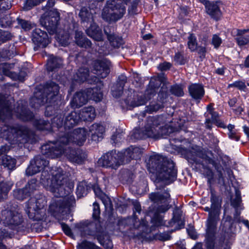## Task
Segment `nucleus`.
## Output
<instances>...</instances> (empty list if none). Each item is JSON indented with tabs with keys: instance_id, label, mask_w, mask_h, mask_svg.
Segmentation results:
<instances>
[{
	"instance_id": "18",
	"label": "nucleus",
	"mask_w": 249,
	"mask_h": 249,
	"mask_svg": "<svg viewBox=\"0 0 249 249\" xmlns=\"http://www.w3.org/2000/svg\"><path fill=\"white\" fill-rule=\"evenodd\" d=\"M10 149V146L6 145L0 147V165H3L8 169L12 170L15 168L16 160L7 155Z\"/></svg>"
},
{
	"instance_id": "34",
	"label": "nucleus",
	"mask_w": 249,
	"mask_h": 249,
	"mask_svg": "<svg viewBox=\"0 0 249 249\" xmlns=\"http://www.w3.org/2000/svg\"><path fill=\"white\" fill-rule=\"evenodd\" d=\"M181 211L176 209L173 212V217L172 219L168 222V225L167 226L172 227L175 226L177 229H179L183 226V222L181 218Z\"/></svg>"
},
{
	"instance_id": "22",
	"label": "nucleus",
	"mask_w": 249,
	"mask_h": 249,
	"mask_svg": "<svg viewBox=\"0 0 249 249\" xmlns=\"http://www.w3.org/2000/svg\"><path fill=\"white\" fill-rule=\"evenodd\" d=\"M162 90L160 91L158 97L160 98V100L158 102H152L150 103L149 105L145 107V112L152 113L154 112H157L159 109L163 107V103L164 99L166 97V89H164L163 87L161 88Z\"/></svg>"
},
{
	"instance_id": "29",
	"label": "nucleus",
	"mask_w": 249,
	"mask_h": 249,
	"mask_svg": "<svg viewBox=\"0 0 249 249\" xmlns=\"http://www.w3.org/2000/svg\"><path fill=\"white\" fill-rule=\"evenodd\" d=\"M13 113L8 102L0 93V119L5 120L11 117Z\"/></svg>"
},
{
	"instance_id": "51",
	"label": "nucleus",
	"mask_w": 249,
	"mask_h": 249,
	"mask_svg": "<svg viewBox=\"0 0 249 249\" xmlns=\"http://www.w3.org/2000/svg\"><path fill=\"white\" fill-rule=\"evenodd\" d=\"M211 202L212 209V210L211 212L215 211L217 212L220 213L219 208L218 198L213 192L211 193Z\"/></svg>"
},
{
	"instance_id": "36",
	"label": "nucleus",
	"mask_w": 249,
	"mask_h": 249,
	"mask_svg": "<svg viewBox=\"0 0 249 249\" xmlns=\"http://www.w3.org/2000/svg\"><path fill=\"white\" fill-rule=\"evenodd\" d=\"M79 16L83 23L91 24L94 22L93 16L89 8L82 7L79 13Z\"/></svg>"
},
{
	"instance_id": "48",
	"label": "nucleus",
	"mask_w": 249,
	"mask_h": 249,
	"mask_svg": "<svg viewBox=\"0 0 249 249\" xmlns=\"http://www.w3.org/2000/svg\"><path fill=\"white\" fill-rule=\"evenodd\" d=\"M76 247L77 249H101L94 244L86 240L78 244Z\"/></svg>"
},
{
	"instance_id": "6",
	"label": "nucleus",
	"mask_w": 249,
	"mask_h": 249,
	"mask_svg": "<svg viewBox=\"0 0 249 249\" xmlns=\"http://www.w3.org/2000/svg\"><path fill=\"white\" fill-rule=\"evenodd\" d=\"M0 134L9 139H13L18 144L33 143L35 141L34 134L23 126L4 125L0 129Z\"/></svg>"
},
{
	"instance_id": "47",
	"label": "nucleus",
	"mask_w": 249,
	"mask_h": 249,
	"mask_svg": "<svg viewBox=\"0 0 249 249\" xmlns=\"http://www.w3.org/2000/svg\"><path fill=\"white\" fill-rule=\"evenodd\" d=\"M187 45L188 48L192 51L194 52L196 50L197 47V42L196 36L193 34H190L188 37Z\"/></svg>"
},
{
	"instance_id": "28",
	"label": "nucleus",
	"mask_w": 249,
	"mask_h": 249,
	"mask_svg": "<svg viewBox=\"0 0 249 249\" xmlns=\"http://www.w3.org/2000/svg\"><path fill=\"white\" fill-rule=\"evenodd\" d=\"M190 96L196 100H200L204 96L205 91L201 84H193L188 87Z\"/></svg>"
},
{
	"instance_id": "45",
	"label": "nucleus",
	"mask_w": 249,
	"mask_h": 249,
	"mask_svg": "<svg viewBox=\"0 0 249 249\" xmlns=\"http://www.w3.org/2000/svg\"><path fill=\"white\" fill-rule=\"evenodd\" d=\"M13 196L17 199L22 200L29 197V192H28L25 187L22 189H17L13 191Z\"/></svg>"
},
{
	"instance_id": "54",
	"label": "nucleus",
	"mask_w": 249,
	"mask_h": 249,
	"mask_svg": "<svg viewBox=\"0 0 249 249\" xmlns=\"http://www.w3.org/2000/svg\"><path fill=\"white\" fill-rule=\"evenodd\" d=\"M18 23L21 27V28L25 31H29L33 28L34 24L31 22L20 19L18 18Z\"/></svg>"
},
{
	"instance_id": "1",
	"label": "nucleus",
	"mask_w": 249,
	"mask_h": 249,
	"mask_svg": "<svg viewBox=\"0 0 249 249\" xmlns=\"http://www.w3.org/2000/svg\"><path fill=\"white\" fill-rule=\"evenodd\" d=\"M49 161L42 156L35 157L30 161L25 173L28 176H33L42 170L40 182L47 190L52 192L57 197H62V203L59 204L56 212L62 213L63 209L70 207L74 201V197L69 196L66 197L69 192H66V184L68 175L61 168L56 167L50 168Z\"/></svg>"
},
{
	"instance_id": "30",
	"label": "nucleus",
	"mask_w": 249,
	"mask_h": 249,
	"mask_svg": "<svg viewBox=\"0 0 249 249\" xmlns=\"http://www.w3.org/2000/svg\"><path fill=\"white\" fill-rule=\"evenodd\" d=\"M89 100L87 89L83 91L77 92L73 96L72 104L73 107H79L85 105Z\"/></svg>"
},
{
	"instance_id": "58",
	"label": "nucleus",
	"mask_w": 249,
	"mask_h": 249,
	"mask_svg": "<svg viewBox=\"0 0 249 249\" xmlns=\"http://www.w3.org/2000/svg\"><path fill=\"white\" fill-rule=\"evenodd\" d=\"M93 189L94 190L95 195L99 197H101L102 199L103 202L106 205V203L107 202V199H108V198L107 197H106L105 196L103 197V196H104V195L102 193L101 190L99 188H98V187L94 186L93 188Z\"/></svg>"
},
{
	"instance_id": "26",
	"label": "nucleus",
	"mask_w": 249,
	"mask_h": 249,
	"mask_svg": "<svg viewBox=\"0 0 249 249\" xmlns=\"http://www.w3.org/2000/svg\"><path fill=\"white\" fill-rule=\"evenodd\" d=\"M89 131L91 133V139L95 142H99L103 139L105 128L100 124H94L90 126Z\"/></svg>"
},
{
	"instance_id": "14",
	"label": "nucleus",
	"mask_w": 249,
	"mask_h": 249,
	"mask_svg": "<svg viewBox=\"0 0 249 249\" xmlns=\"http://www.w3.org/2000/svg\"><path fill=\"white\" fill-rule=\"evenodd\" d=\"M80 120V115L75 111L71 112L65 117L64 121L61 116H57L53 118L52 124L60 127L64 125L66 130H69L77 125Z\"/></svg>"
},
{
	"instance_id": "25",
	"label": "nucleus",
	"mask_w": 249,
	"mask_h": 249,
	"mask_svg": "<svg viewBox=\"0 0 249 249\" xmlns=\"http://www.w3.org/2000/svg\"><path fill=\"white\" fill-rule=\"evenodd\" d=\"M86 32L89 36L96 41H101L103 40L102 30L94 22L90 24V26Z\"/></svg>"
},
{
	"instance_id": "32",
	"label": "nucleus",
	"mask_w": 249,
	"mask_h": 249,
	"mask_svg": "<svg viewBox=\"0 0 249 249\" xmlns=\"http://www.w3.org/2000/svg\"><path fill=\"white\" fill-rule=\"evenodd\" d=\"M75 41L78 46L84 48H90L92 45L90 40L84 36L82 31H75Z\"/></svg>"
},
{
	"instance_id": "44",
	"label": "nucleus",
	"mask_w": 249,
	"mask_h": 249,
	"mask_svg": "<svg viewBox=\"0 0 249 249\" xmlns=\"http://www.w3.org/2000/svg\"><path fill=\"white\" fill-rule=\"evenodd\" d=\"M34 124L39 130H50L51 128V125L50 122L41 119L35 120Z\"/></svg>"
},
{
	"instance_id": "39",
	"label": "nucleus",
	"mask_w": 249,
	"mask_h": 249,
	"mask_svg": "<svg viewBox=\"0 0 249 249\" xmlns=\"http://www.w3.org/2000/svg\"><path fill=\"white\" fill-rule=\"evenodd\" d=\"M248 32L249 30H237L236 40L239 46H243L249 43V35L246 34Z\"/></svg>"
},
{
	"instance_id": "52",
	"label": "nucleus",
	"mask_w": 249,
	"mask_h": 249,
	"mask_svg": "<svg viewBox=\"0 0 249 249\" xmlns=\"http://www.w3.org/2000/svg\"><path fill=\"white\" fill-rule=\"evenodd\" d=\"M201 158L202 160L200 162L204 168L208 169L209 168L208 164H211L213 166L215 165L214 160L212 158L206 155H202Z\"/></svg>"
},
{
	"instance_id": "60",
	"label": "nucleus",
	"mask_w": 249,
	"mask_h": 249,
	"mask_svg": "<svg viewBox=\"0 0 249 249\" xmlns=\"http://www.w3.org/2000/svg\"><path fill=\"white\" fill-rule=\"evenodd\" d=\"M93 212L92 216L94 218L97 219L100 215V213L99 205L97 203L94 202L93 204Z\"/></svg>"
},
{
	"instance_id": "23",
	"label": "nucleus",
	"mask_w": 249,
	"mask_h": 249,
	"mask_svg": "<svg viewBox=\"0 0 249 249\" xmlns=\"http://www.w3.org/2000/svg\"><path fill=\"white\" fill-rule=\"evenodd\" d=\"M33 42L39 46L46 47L50 43L47 34L39 28L35 29L32 33Z\"/></svg>"
},
{
	"instance_id": "24",
	"label": "nucleus",
	"mask_w": 249,
	"mask_h": 249,
	"mask_svg": "<svg viewBox=\"0 0 249 249\" xmlns=\"http://www.w3.org/2000/svg\"><path fill=\"white\" fill-rule=\"evenodd\" d=\"M86 232L88 235L96 237L100 244L105 248L107 249H111L112 248V243L108 239L107 235L103 233H99L95 231L87 230Z\"/></svg>"
},
{
	"instance_id": "64",
	"label": "nucleus",
	"mask_w": 249,
	"mask_h": 249,
	"mask_svg": "<svg viewBox=\"0 0 249 249\" xmlns=\"http://www.w3.org/2000/svg\"><path fill=\"white\" fill-rule=\"evenodd\" d=\"M171 67V64L169 62H164L162 63H160L158 68L161 71H167L169 70Z\"/></svg>"
},
{
	"instance_id": "49",
	"label": "nucleus",
	"mask_w": 249,
	"mask_h": 249,
	"mask_svg": "<svg viewBox=\"0 0 249 249\" xmlns=\"http://www.w3.org/2000/svg\"><path fill=\"white\" fill-rule=\"evenodd\" d=\"M38 187L37 183V180L35 178H33L29 180L28 183L25 186V189L28 192H29V195H31L33 193L34 191L36 190Z\"/></svg>"
},
{
	"instance_id": "37",
	"label": "nucleus",
	"mask_w": 249,
	"mask_h": 249,
	"mask_svg": "<svg viewBox=\"0 0 249 249\" xmlns=\"http://www.w3.org/2000/svg\"><path fill=\"white\" fill-rule=\"evenodd\" d=\"M89 76V71L86 68H80L73 76V80L79 83L83 82L88 80L89 83H92L90 80L88 79Z\"/></svg>"
},
{
	"instance_id": "33",
	"label": "nucleus",
	"mask_w": 249,
	"mask_h": 249,
	"mask_svg": "<svg viewBox=\"0 0 249 249\" xmlns=\"http://www.w3.org/2000/svg\"><path fill=\"white\" fill-rule=\"evenodd\" d=\"M104 31L112 47L114 48H118L123 45L124 41L122 37L117 36L113 33L107 32L106 29H104Z\"/></svg>"
},
{
	"instance_id": "35",
	"label": "nucleus",
	"mask_w": 249,
	"mask_h": 249,
	"mask_svg": "<svg viewBox=\"0 0 249 249\" xmlns=\"http://www.w3.org/2000/svg\"><path fill=\"white\" fill-rule=\"evenodd\" d=\"M78 114L80 115V120L87 121L92 120L96 116L95 109L91 106L83 108Z\"/></svg>"
},
{
	"instance_id": "11",
	"label": "nucleus",
	"mask_w": 249,
	"mask_h": 249,
	"mask_svg": "<svg viewBox=\"0 0 249 249\" xmlns=\"http://www.w3.org/2000/svg\"><path fill=\"white\" fill-rule=\"evenodd\" d=\"M59 19V13L56 9H53L45 12L41 17L40 21L50 34H53L56 31Z\"/></svg>"
},
{
	"instance_id": "56",
	"label": "nucleus",
	"mask_w": 249,
	"mask_h": 249,
	"mask_svg": "<svg viewBox=\"0 0 249 249\" xmlns=\"http://www.w3.org/2000/svg\"><path fill=\"white\" fill-rule=\"evenodd\" d=\"M172 94L177 96H182L184 92L182 88L178 85H175L171 87L170 89Z\"/></svg>"
},
{
	"instance_id": "41",
	"label": "nucleus",
	"mask_w": 249,
	"mask_h": 249,
	"mask_svg": "<svg viewBox=\"0 0 249 249\" xmlns=\"http://www.w3.org/2000/svg\"><path fill=\"white\" fill-rule=\"evenodd\" d=\"M14 183L11 181L0 183V201L5 198L9 191L11 189Z\"/></svg>"
},
{
	"instance_id": "43",
	"label": "nucleus",
	"mask_w": 249,
	"mask_h": 249,
	"mask_svg": "<svg viewBox=\"0 0 249 249\" xmlns=\"http://www.w3.org/2000/svg\"><path fill=\"white\" fill-rule=\"evenodd\" d=\"M90 187L87 185L86 181H82L78 183L77 189L76 194L78 197H81L86 196Z\"/></svg>"
},
{
	"instance_id": "57",
	"label": "nucleus",
	"mask_w": 249,
	"mask_h": 249,
	"mask_svg": "<svg viewBox=\"0 0 249 249\" xmlns=\"http://www.w3.org/2000/svg\"><path fill=\"white\" fill-rule=\"evenodd\" d=\"M231 87H235L241 90L245 91L246 89V86L245 83L241 81H235L232 84H230L228 85V88H230Z\"/></svg>"
},
{
	"instance_id": "31",
	"label": "nucleus",
	"mask_w": 249,
	"mask_h": 249,
	"mask_svg": "<svg viewBox=\"0 0 249 249\" xmlns=\"http://www.w3.org/2000/svg\"><path fill=\"white\" fill-rule=\"evenodd\" d=\"M142 153V150L138 147L131 146L125 149L123 152L125 160L126 162L130 159L139 158Z\"/></svg>"
},
{
	"instance_id": "9",
	"label": "nucleus",
	"mask_w": 249,
	"mask_h": 249,
	"mask_svg": "<svg viewBox=\"0 0 249 249\" xmlns=\"http://www.w3.org/2000/svg\"><path fill=\"white\" fill-rule=\"evenodd\" d=\"M160 81L159 80L152 79L149 82L151 89H147L144 94L134 95L133 98L128 97L124 102L127 107H136L144 105L156 92V89L159 88Z\"/></svg>"
},
{
	"instance_id": "13",
	"label": "nucleus",
	"mask_w": 249,
	"mask_h": 249,
	"mask_svg": "<svg viewBox=\"0 0 249 249\" xmlns=\"http://www.w3.org/2000/svg\"><path fill=\"white\" fill-rule=\"evenodd\" d=\"M220 213L215 211L210 212L206 221L205 243L214 242L215 235L217 229V224L219 220Z\"/></svg>"
},
{
	"instance_id": "2",
	"label": "nucleus",
	"mask_w": 249,
	"mask_h": 249,
	"mask_svg": "<svg viewBox=\"0 0 249 249\" xmlns=\"http://www.w3.org/2000/svg\"><path fill=\"white\" fill-rule=\"evenodd\" d=\"M88 131L85 128H79L65 133L59 139L49 142L41 147L43 155L54 159L64 155L72 163L82 164L87 158V155L80 149H73L68 145L71 144L79 146L83 145L87 139Z\"/></svg>"
},
{
	"instance_id": "63",
	"label": "nucleus",
	"mask_w": 249,
	"mask_h": 249,
	"mask_svg": "<svg viewBox=\"0 0 249 249\" xmlns=\"http://www.w3.org/2000/svg\"><path fill=\"white\" fill-rule=\"evenodd\" d=\"M111 49L109 47H107V46H102L98 50V52L100 54L103 55H107L110 53Z\"/></svg>"
},
{
	"instance_id": "59",
	"label": "nucleus",
	"mask_w": 249,
	"mask_h": 249,
	"mask_svg": "<svg viewBox=\"0 0 249 249\" xmlns=\"http://www.w3.org/2000/svg\"><path fill=\"white\" fill-rule=\"evenodd\" d=\"M12 7L10 1L8 0L2 1L0 4V13H3Z\"/></svg>"
},
{
	"instance_id": "46",
	"label": "nucleus",
	"mask_w": 249,
	"mask_h": 249,
	"mask_svg": "<svg viewBox=\"0 0 249 249\" xmlns=\"http://www.w3.org/2000/svg\"><path fill=\"white\" fill-rule=\"evenodd\" d=\"M56 38L59 44L62 46H67L70 41V35L67 33H63L62 34H57Z\"/></svg>"
},
{
	"instance_id": "62",
	"label": "nucleus",
	"mask_w": 249,
	"mask_h": 249,
	"mask_svg": "<svg viewBox=\"0 0 249 249\" xmlns=\"http://www.w3.org/2000/svg\"><path fill=\"white\" fill-rule=\"evenodd\" d=\"M1 41L4 42L8 40L11 39L12 36L11 34L7 31H2L1 35Z\"/></svg>"
},
{
	"instance_id": "17",
	"label": "nucleus",
	"mask_w": 249,
	"mask_h": 249,
	"mask_svg": "<svg viewBox=\"0 0 249 249\" xmlns=\"http://www.w3.org/2000/svg\"><path fill=\"white\" fill-rule=\"evenodd\" d=\"M150 198L155 203H165L164 205L158 208V211L160 213H164L170 208L169 203L170 202V196L167 191H164L162 193L159 192L151 193L150 195Z\"/></svg>"
},
{
	"instance_id": "61",
	"label": "nucleus",
	"mask_w": 249,
	"mask_h": 249,
	"mask_svg": "<svg viewBox=\"0 0 249 249\" xmlns=\"http://www.w3.org/2000/svg\"><path fill=\"white\" fill-rule=\"evenodd\" d=\"M155 238L161 241H166L170 239V236L167 233H159L155 235Z\"/></svg>"
},
{
	"instance_id": "38",
	"label": "nucleus",
	"mask_w": 249,
	"mask_h": 249,
	"mask_svg": "<svg viewBox=\"0 0 249 249\" xmlns=\"http://www.w3.org/2000/svg\"><path fill=\"white\" fill-rule=\"evenodd\" d=\"M218 114L216 112H215L213 109H210V113L206 115L205 122L206 127L209 129H211L212 124L220 126L218 124Z\"/></svg>"
},
{
	"instance_id": "40",
	"label": "nucleus",
	"mask_w": 249,
	"mask_h": 249,
	"mask_svg": "<svg viewBox=\"0 0 249 249\" xmlns=\"http://www.w3.org/2000/svg\"><path fill=\"white\" fill-rule=\"evenodd\" d=\"M62 64V60L61 58L51 55L50 56L46 65L47 70L50 71H55L56 69L60 68Z\"/></svg>"
},
{
	"instance_id": "15",
	"label": "nucleus",
	"mask_w": 249,
	"mask_h": 249,
	"mask_svg": "<svg viewBox=\"0 0 249 249\" xmlns=\"http://www.w3.org/2000/svg\"><path fill=\"white\" fill-rule=\"evenodd\" d=\"M110 62L106 58L98 59L95 61L93 65V72L98 78L95 77L93 83L98 82V78H104L107 77L110 72Z\"/></svg>"
},
{
	"instance_id": "55",
	"label": "nucleus",
	"mask_w": 249,
	"mask_h": 249,
	"mask_svg": "<svg viewBox=\"0 0 249 249\" xmlns=\"http://www.w3.org/2000/svg\"><path fill=\"white\" fill-rule=\"evenodd\" d=\"M222 43V40L217 34H214L212 36L211 44L215 49H218Z\"/></svg>"
},
{
	"instance_id": "42",
	"label": "nucleus",
	"mask_w": 249,
	"mask_h": 249,
	"mask_svg": "<svg viewBox=\"0 0 249 249\" xmlns=\"http://www.w3.org/2000/svg\"><path fill=\"white\" fill-rule=\"evenodd\" d=\"M87 92L89 99H92L97 102L100 101L102 99V93L97 88L87 89Z\"/></svg>"
},
{
	"instance_id": "20",
	"label": "nucleus",
	"mask_w": 249,
	"mask_h": 249,
	"mask_svg": "<svg viewBox=\"0 0 249 249\" xmlns=\"http://www.w3.org/2000/svg\"><path fill=\"white\" fill-rule=\"evenodd\" d=\"M27 103L22 101L18 102L14 113L19 119L28 121L31 120L34 116L33 113L27 109Z\"/></svg>"
},
{
	"instance_id": "19",
	"label": "nucleus",
	"mask_w": 249,
	"mask_h": 249,
	"mask_svg": "<svg viewBox=\"0 0 249 249\" xmlns=\"http://www.w3.org/2000/svg\"><path fill=\"white\" fill-rule=\"evenodd\" d=\"M200 1L204 5L207 14L212 18L215 20H218L220 18L222 12L217 2L210 1L207 0H200Z\"/></svg>"
},
{
	"instance_id": "53",
	"label": "nucleus",
	"mask_w": 249,
	"mask_h": 249,
	"mask_svg": "<svg viewBox=\"0 0 249 249\" xmlns=\"http://www.w3.org/2000/svg\"><path fill=\"white\" fill-rule=\"evenodd\" d=\"M174 61L176 64L184 65L186 62V59L184 56L183 52H177L175 53Z\"/></svg>"
},
{
	"instance_id": "8",
	"label": "nucleus",
	"mask_w": 249,
	"mask_h": 249,
	"mask_svg": "<svg viewBox=\"0 0 249 249\" xmlns=\"http://www.w3.org/2000/svg\"><path fill=\"white\" fill-rule=\"evenodd\" d=\"M47 201L44 196L41 195L31 197L26 202L25 210L30 219L40 221L43 219L46 214Z\"/></svg>"
},
{
	"instance_id": "27",
	"label": "nucleus",
	"mask_w": 249,
	"mask_h": 249,
	"mask_svg": "<svg viewBox=\"0 0 249 249\" xmlns=\"http://www.w3.org/2000/svg\"><path fill=\"white\" fill-rule=\"evenodd\" d=\"M126 81L127 77L125 75L121 74L118 77L117 83L111 88L112 94L114 97L117 98L122 95Z\"/></svg>"
},
{
	"instance_id": "50",
	"label": "nucleus",
	"mask_w": 249,
	"mask_h": 249,
	"mask_svg": "<svg viewBox=\"0 0 249 249\" xmlns=\"http://www.w3.org/2000/svg\"><path fill=\"white\" fill-rule=\"evenodd\" d=\"M151 223L155 227L165 225V222L163 221L162 216L159 213H155L151 218Z\"/></svg>"
},
{
	"instance_id": "10",
	"label": "nucleus",
	"mask_w": 249,
	"mask_h": 249,
	"mask_svg": "<svg viewBox=\"0 0 249 249\" xmlns=\"http://www.w3.org/2000/svg\"><path fill=\"white\" fill-rule=\"evenodd\" d=\"M125 13V7L118 0H109L107 7L103 9L102 17L107 20L116 21L121 18Z\"/></svg>"
},
{
	"instance_id": "5",
	"label": "nucleus",
	"mask_w": 249,
	"mask_h": 249,
	"mask_svg": "<svg viewBox=\"0 0 249 249\" xmlns=\"http://www.w3.org/2000/svg\"><path fill=\"white\" fill-rule=\"evenodd\" d=\"M165 117L163 116L156 117H150L147 120L146 124L144 127V130L142 133H141L139 130H135L131 135L132 138L135 139H145L146 137L155 138L160 134L159 129L161 127L166 128L168 127V130L166 132L162 133L168 134L173 132L172 128H169V126L165 124L164 126H160L164 124V121Z\"/></svg>"
},
{
	"instance_id": "21",
	"label": "nucleus",
	"mask_w": 249,
	"mask_h": 249,
	"mask_svg": "<svg viewBox=\"0 0 249 249\" xmlns=\"http://www.w3.org/2000/svg\"><path fill=\"white\" fill-rule=\"evenodd\" d=\"M14 65L12 64H8L3 63L0 64V73L6 75L12 79L15 80H18L23 81L26 75L25 73L20 72L19 74H17L15 72L11 71V70L13 68Z\"/></svg>"
},
{
	"instance_id": "3",
	"label": "nucleus",
	"mask_w": 249,
	"mask_h": 249,
	"mask_svg": "<svg viewBox=\"0 0 249 249\" xmlns=\"http://www.w3.org/2000/svg\"><path fill=\"white\" fill-rule=\"evenodd\" d=\"M148 167L150 172L155 173L163 180L169 181V183L176 178L177 171L173 161L160 155L150 157Z\"/></svg>"
},
{
	"instance_id": "7",
	"label": "nucleus",
	"mask_w": 249,
	"mask_h": 249,
	"mask_svg": "<svg viewBox=\"0 0 249 249\" xmlns=\"http://www.w3.org/2000/svg\"><path fill=\"white\" fill-rule=\"evenodd\" d=\"M59 91V87L53 82H50L45 85L43 92L41 91L36 92L30 100L31 106L38 108L45 103L53 104L55 101L56 96Z\"/></svg>"
},
{
	"instance_id": "12",
	"label": "nucleus",
	"mask_w": 249,
	"mask_h": 249,
	"mask_svg": "<svg viewBox=\"0 0 249 249\" xmlns=\"http://www.w3.org/2000/svg\"><path fill=\"white\" fill-rule=\"evenodd\" d=\"M99 162L103 166L116 169L124 163L125 159L123 152L116 153V151H111L104 155Z\"/></svg>"
},
{
	"instance_id": "4",
	"label": "nucleus",
	"mask_w": 249,
	"mask_h": 249,
	"mask_svg": "<svg viewBox=\"0 0 249 249\" xmlns=\"http://www.w3.org/2000/svg\"><path fill=\"white\" fill-rule=\"evenodd\" d=\"M0 222L17 231H25L31 228V225L24 220L19 209L16 206L1 211Z\"/></svg>"
},
{
	"instance_id": "16",
	"label": "nucleus",
	"mask_w": 249,
	"mask_h": 249,
	"mask_svg": "<svg viewBox=\"0 0 249 249\" xmlns=\"http://www.w3.org/2000/svg\"><path fill=\"white\" fill-rule=\"evenodd\" d=\"M119 223L120 225H127L130 229L138 230L142 232L147 231L148 222L144 219H142L140 221L137 215L135 214L132 217L120 220Z\"/></svg>"
}]
</instances>
